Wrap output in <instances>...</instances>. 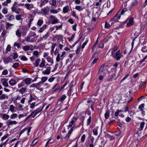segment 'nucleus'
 Wrapping results in <instances>:
<instances>
[{
    "label": "nucleus",
    "mask_w": 147,
    "mask_h": 147,
    "mask_svg": "<svg viewBox=\"0 0 147 147\" xmlns=\"http://www.w3.org/2000/svg\"><path fill=\"white\" fill-rule=\"evenodd\" d=\"M112 51L111 55L113 58L116 61L119 60L122 57V53L120 50H118L116 52H115L118 50V47L117 45L112 46Z\"/></svg>",
    "instance_id": "1"
},
{
    "label": "nucleus",
    "mask_w": 147,
    "mask_h": 147,
    "mask_svg": "<svg viewBox=\"0 0 147 147\" xmlns=\"http://www.w3.org/2000/svg\"><path fill=\"white\" fill-rule=\"evenodd\" d=\"M128 22L127 24V27H129L133 24L134 21V19L131 17H129L127 19V20L123 22V25H124L125 24L127 23L128 21Z\"/></svg>",
    "instance_id": "2"
},
{
    "label": "nucleus",
    "mask_w": 147,
    "mask_h": 147,
    "mask_svg": "<svg viewBox=\"0 0 147 147\" xmlns=\"http://www.w3.org/2000/svg\"><path fill=\"white\" fill-rule=\"evenodd\" d=\"M121 18V14H118V13L115 15V16L112 18L111 19V26L113 25L114 23V22H117Z\"/></svg>",
    "instance_id": "3"
},
{
    "label": "nucleus",
    "mask_w": 147,
    "mask_h": 147,
    "mask_svg": "<svg viewBox=\"0 0 147 147\" xmlns=\"http://www.w3.org/2000/svg\"><path fill=\"white\" fill-rule=\"evenodd\" d=\"M45 105H43L42 107H40L39 108H38L32 112L31 114H34L33 116V117H34L38 113H39L42 110Z\"/></svg>",
    "instance_id": "4"
},
{
    "label": "nucleus",
    "mask_w": 147,
    "mask_h": 147,
    "mask_svg": "<svg viewBox=\"0 0 147 147\" xmlns=\"http://www.w3.org/2000/svg\"><path fill=\"white\" fill-rule=\"evenodd\" d=\"M33 54L34 56L30 58V60L32 61H34L36 58H37L39 56V52L38 51H34Z\"/></svg>",
    "instance_id": "5"
},
{
    "label": "nucleus",
    "mask_w": 147,
    "mask_h": 147,
    "mask_svg": "<svg viewBox=\"0 0 147 147\" xmlns=\"http://www.w3.org/2000/svg\"><path fill=\"white\" fill-rule=\"evenodd\" d=\"M42 85V82H40L37 83H34L32 84V85L30 86V88H36V89L39 90V88Z\"/></svg>",
    "instance_id": "6"
},
{
    "label": "nucleus",
    "mask_w": 147,
    "mask_h": 147,
    "mask_svg": "<svg viewBox=\"0 0 147 147\" xmlns=\"http://www.w3.org/2000/svg\"><path fill=\"white\" fill-rule=\"evenodd\" d=\"M12 11L13 12H15L17 14H19L21 11V9L18 7H11Z\"/></svg>",
    "instance_id": "7"
},
{
    "label": "nucleus",
    "mask_w": 147,
    "mask_h": 147,
    "mask_svg": "<svg viewBox=\"0 0 147 147\" xmlns=\"http://www.w3.org/2000/svg\"><path fill=\"white\" fill-rule=\"evenodd\" d=\"M51 69L50 67H47V69L46 70H43L42 71V74L44 75H49L51 72Z\"/></svg>",
    "instance_id": "8"
},
{
    "label": "nucleus",
    "mask_w": 147,
    "mask_h": 147,
    "mask_svg": "<svg viewBox=\"0 0 147 147\" xmlns=\"http://www.w3.org/2000/svg\"><path fill=\"white\" fill-rule=\"evenodd\" d=\"M34 38H32L29 36H28L25 38L24 40L28 42H34Z\"/></svg>",
    "instance_id": "9"
},
{
    "label": "nucleus",
    "mask_w": 147,
    "mask_h": 147,
    "mask_svg": "<svg viewBox=\"0 0 147 147\" xmlns=\"http://www.w3.org/2000/svg\"><path fill=\"white\" fill-rule=\"evenodd\" d=\"M18 123L16 121H10L7 123V125L8 127L12 126L13 125H16Z\"/></svg>",
    "instance_id": "10"
},
{
    "label": "nucleus",
    "mask_w": 147,
    "mask_h": 147,
    "mask_svg": "<svg viewBox=\"0 0 147 147\" xmlns=\"http://www.w3.org/2000/svg\"><path fill=\"white\" fill-rule=\"evenodd\" d=\"M50 18L52 20V24H55L58 22V21L57 19L53 16L51 15Z\"/></svg>",
    "instance_id": "11"
},
{
    "label": "nucleus",
    "mask_w": 147,
    "mask_h": 147,
    "mask_svg": "<svg viewBox=\"0 0 147 147\" xmlns=\"http://www.w3.org/2000/svg\"><path fill=\"white\" fill-rule=\"evenodd\" d=\"M25 6L28 10H31L34 7L33 4H32L26 3L25 4Z\"/></svg>",
    "instance_id": "12"
},
{
    "label": "nucleus",
    "mask_w": 147,
    "mask_h": 147,
    "mask_svg": "<svg viewBox=\"0 0 147 147\" xmlns=\"http://www.w3.org/2000/svg\"><path fill=\"white\" fill-rule=\"evenodd\" d=\"M49 7L47 6L46 7H44L41 9V11L42 12V13H44V14H47L49 12Z\"/></svg>",
    "instance_id": "13"
},
{
    "label": "nucleus",
    "mask_w": 147,
    "mask_h": 147,
    "mask_svg": "<svg viewBox=\"0 0 147 147\" xmlns=\"http://www.w3.org/2000/svg\"><path fill=\"white\" fill-rule=\"evenodd\" d=\"M105 70V65L102 64L100 67L98 72V74H102V73Z\"/></svg>",
    "instance_id": "14"
},
{
    "label": "nucleus",
    "mask_w": 147,
    "mask_h": 147,
    "mask_svg": "<svg viewBox=\"0 0 147 147\" xmlns=\"http://www.w3.org/2000/svg\"><path fill=\"white\" fill-rule=\"evenodd\" d=\"M45 60L43 59L42 58L41 59L38 66L40 68L43 67L45 66Z\"/></svg>",
    "instance_id": "15"
},
{
    "label": "nucleus",
    "mask_w": 147,
    "mask_h": 147,
    "mask_svg": "<svg viewBox=\"0 0 147 147\" xmlns=\"http://www.w3.org/2000/svg\"><path fill=\"white\" fill-rule=\"evenodd\" d=\"M41 61V59L40 58H37L33 63L34 65L36 67H38L39 66V64Z\"/></svg>",
    "instance_id": "16"
},
{
    "label": "nucleus",
    "mask_w": 147,
    "mask_h": 147,
    "mask_svg": "<svg viewBox=\"0 0 147 147\" xmlns=\"http://www.w3.org/2000/svg\"><path fill=\"white\" fill-rule=\"evenodd\" d=\"M70 9L68 5H66L64 7L63 9V13H66L68 12L69 11Z\"/></svg>",
    "instance_id": "17"
},
{
    "label": "nucleus",
    "mask_w": 147,
    "mask_h": 147,
    "mask_svg": "<svg viewBox=\"0 0 147 147\" xmlns=\"http://www.w3.org/2000/svg\"><path fill=\"white\" fill-rule=\"evenodd\" d=\"M8 98V96L7 94H2L0 96V100H2L4 99H7Z\"/></svg>",
    "instance_id": "18"
},
{
    "label": "nucleus",
    "mask_w": 147,
    "mask_h": 147,
    "mask_svg": "<svg viewBox=\"0 0 147 147\" xmlns=\"http://www.w3.org/2000/svg\"><path fill=\"white\" fill-rule=\"evenodd\" d=\"M5 17L7 18V19L9 21H11L12 20H14L15 19L14 16L12 15H8L5 16Z\"/></svg>",
    "instance_id": "19"
},
{
    "label": "nucleus",
    "mask_w": 147,
    "mask_h": 147,
    "mask_svg": "<svg viewBox=\"0 0 147 147\" xmlns=\"http://www.w3.org/2000/svg\"><path fill=\"white\" fill-rule=\"evenodd\" d=\"M16 82L14 79H11L9 81V83L11 86H13L16 84Z\"/></svg>",
    "instance_id": "20"
},
{
    "label": "nucleus",
    "mask_w": 147,
    "mask_h": 147,
    "mask_svg": "<svg viewBox=\"0 0 147 147\" xmlns=\"http://www.w3.org/2000/svg\"><path fill=\"white\" fill-rule=\"evenodd\" d=\"M1 82L2 83L3 85L4 86L6 87H8V84L7 81L5 79L2 80Z\"/></svg>",
    "instance_id": "21"
},
{
    "label": "nucleus",
    "mask_w": 147,
    "mask_h": 147,
    "mask_svg": "<svg viewBox=\"0 0 147 147\" xmlns=\"http://www.w3.org/2000/svg\"><path fill=\"white\" fill-rule=\"evenodd\" d=\"M73 127H72L69 131V132L68 133L66 136L65 137V138L67 139H68L69 138L70 135L71 134L72 131Z\"/></svg>",
    "instance_id": "22"
},
{
    "label": "nucleus",
    "mask_w": 147,
    "mask_h": 147,
    "mask_svg": "<svg viewBox=\"0 0 147 147\" xmlns=\"http://www.w3.org/2000/svg\"><path fill=\"white\" fill-rule=\"evenodd\" d=\"M53 142V140H52V139H49L46 144L45 147H49L48 145L49 144H51Z\"/></svg>",
    "instance_id": "23"
},
{
    "label": "nucleus",
    "mask_w": 147,
    "mask_h": 147,
    "mask_svg": "<svg viewBox=\"0 0 147 147\" xmlns=\"http://www.w3.org/2000/svg\"><path fill=\"white\" fill-rule=\"evenodd\" d=\"M61 10L60 8H59L55 10V9H51L50 10V12L51 13H58Z\"/></svg>",
    "instance_id": "24"
},
{
    "label": "nucleus",
    "mask_w": 147,
    "mask_h": 147,
    "mask_svg": "<svg viewBox=\"0 0 147 147\" xmlns=\"http://www.w3.org/2000/svg\"><path fill=\"white\" fill-rule=\"evenodd\" d=\"M16 34L19 38H20L21 37L22 33L20 32L19 29H17L16 30Z\"/></svg>",
    "instance_id": "25"
},
{
    "label": "nucleus",
    "mask_w": 147,
    "mask_h": 147,
    "mask_svg": "<svg viewBox=\"0 0 147 147\" xmlns=\"http://www.w3.org/2000/svg\"><path fill=\"white\" fill-rule=\"evenodd\" d=\"M31 79L29 78H27L24 80V81L27 84L29 85L31 82Z\"/></svg>",
    "instance_id": "26"
},
{
    "label": "nucleus",
    "mask_w": 147,
    "mask_h": 147,
    "mask_svg": "<svg viewBox=\"0 0 147 147\" xmlns=\"http://www.w3.org/2000/svg\"><path fill=\"white\" fill-rule=\"evenodd\" d=\"M30 129H28V128H25V129H23L20 132V135H21V134H22L24 131H27V135H29V133L30 132Z\"/></svg>",
    "instance_id": "27"
},
{
    "label": "nucleus",
    "mask_w": 147,
    "mask_h": 147,
    "mask_svg": "<svg viewBox=\"0 0 147 147\" xmlns=\"http://www.w3.org/2000/svg\"><path fill=\"white\" fill-rule=\"evenodd\" d=\"M9 115L6 114H4L3 115L2 118V119L5 120H7L9 118Z\"/></svg>",
    "instance_id": "28"
},
{
    "label": "nucleus",
    "mask_w": 147,
    "mask_h": 147,
    "mask_svg": "<svg viewBox=\"0 0 147 147\" xmlns=\"http://www.w3.org/2000/svg\"><path fill=\"white\" fill-rule=\"evenodd\" d=\"M15 109V107L13 105H10L9 110L11 112L13 113L14 112Z\"/></svg>",
    "instance_id": "29"
},
{
    "label": "nucleus",
    "mask_w": 147,
    "mask_h": 147,
    "mask_svg": "<svg viewBox=\"0 0 147 147\" xmlns=\"http://www.w3.org/2000/svg\"><path fill=\"white\" fill-rule=\"evenodd\" d=\"M18 115L16 113H13L11 115L10 118L11 119H15L17 117Z\"/></svg>",
    "instance_id": "30"
},
{
    "label": "nucleus",
    "mask_w": 147,
    "mask_h": 147,
    "mask_svg": "<svg viewBox=\"0 0 147 147\" xmlns=\"http://www.w3.org/2000/svg\"><path fill=\"white\" fill-rule=\"evenodd\" d=\"M36 35V34L34 32L31 31L30 32L28 36L32 38V37L35 36Z\"/></svg>",
    "instance_id": "31"
},
{
    "label": "nucleus",
    "mask_w": 147,
    "mask_h": 147,
    "mask_svg": "<svg viewBox=\"0 0 147 147\" xmlns=\"http://www.w3.org/2000/svg\"><path fill=\"white\" fill-rule=\"evenodd\" d=\"M110 111H107L105 114V117L106 119H108L109 117Z\"/></svg>",
    "instance_id": "32"
},
{
    "label": "nucleus",
    "mask_w": 147,
    "mask_h": 147,
    "mask_svg": "<svg viewBox=\"0 0 147 147\" xmlns=\"http://www.w3.org/2000/svg\"><path fill=\"white\" fill-rule=\"evenodd\" d=\"M47 26L46 25H44L42 27L40 28L39 32L40 33L42 32L46 28Z\"/></svg>",
    "instance_id": "33"
},
{
    "label": "nucleus",
    "mask_w": 147,
    "mask_h": 147,
    "mask_svg": "<svg viewBox=\"0 0 147 147\" xmlns=\"http://www.w3.org/2000/svg\"><path fill=\"white\" fill-rule=\"evenodd\" d=\"M26 88H22L19 90V92L22 94H23L25 92Z\"/></svg>",
    "instance_id": "34"
},
{
    "label": "nucleus",
    "mask_w": 147,
    "mask_h": 147,
    "mask_svg": "<svg viewBox=\"0 0 147 147\" xmlns=\"http://www.w3.org/2000/svg\"><path fill=\"white\" fill-rule=\"evenodd\" d=\"M13 24H10L9 23L7 22L6 24V28L7 29H10V27L13 26Z\"/></svg>",
    "instance_id": "35"
},
{
    "label": "nucleus",
    "mask_w": 147,
    "mask_h": 147,
    "mask_svg": "<svg viewBox=\"0 0 147 147\" xmlns=\"http://www.w3.org/2000/svg\"><path fill=\"white\" fill-rule=\"evenodd\" d=\"M145 123L144 122H142L140 124V131H141L142 130L145 125Z\"/></svg>",
    "instance_id": "36"
},
{
    "label": "nucleus",
    "mask_w": 147,
    "mask_h": 147,
    "mask_svg": "<svg viewBox=\"0 0 147 147\" xmlns=\"http://www.w3.org/2000/svg\"><path fill=\"white\" fill-rule=\"evenodd\" d=\"M22 48L25 51H26L30 49V47L28 45H26L23 46Z\"/></svg>",
    "instance_id": "37"
},
{
    "label": "nucleus",
    "mask_w": 147,
    "mask_h": 147,
    "mask_svg": "<svg viewBox=\"0 0 147 147\" xmlns=\"http://www.w3.org/2000/svg\"><path fill=\"white\" fill-rule=\"evenodd\" d=\"M2 12L4 14H7L8 12L7 8L6 7L2 9Z\"/></svg>",
    "instance_id": "38"
},
{
    "label": "nucleus",
    "mask_w": 147,
    "mask_h": 147,
    "mask_svg": "<svg viewBox=\"0 0 147 147\" xmlns=\"http://www.w3.org/2000/svg\"><path fill=\"white\" fill-rule=\"evenodd\" d=\"M75 9L80 11H82L83 9V8L81 7L79 5L76 6L75 7Z\"/></svg>",
    "instance_id": "39"
},
{
    "label": "nucleus",
    "mask_w": 147,
    "mask_h": 147,
    "mask_svg": "<svg viewBox=\"0 0 147 147\" xmlns=\"http://www.w3.org/2000/svg\"><path fill=\"white\" fill-rule=\"evenodd\" d=\"M13 46L14 47H17L18 48H19L20 46V43L19 42H16L14 43Z\"/></svg>",
    "instance_id": "40"
},
{
    "label": "nucleus",
    "mask_w": 147,
    "mask_h": 147,
    "mask_svg": "<svg viewBox=\"0 0 147 147\" xmlns=\"http://www.w3.org/2000/svg\"><path fill=\"white\" fill-rule=\"evenodd\" d=\"M85 138H86L85 135L84 134H83L82 135V137L81 138V141L83 143L84 142Z\"/></svg>",
    "instance_id": "41"
},
{
    "label": "nucleus",
    "mask_w": 147,
    "mask_h": 147,
    "mask_svg": "<svg viewBox=\"0 0 147 147\" xmlns=\"http://www.w3.org/2000/svg\"><path fill=\"white\" fill-rule=\"evenodd\" d=\"M22 16L20 15H17L16 16V19L17 20L19 21L21 19Z\"/></svg>",
    "instance_id": "42"
},
{
    "label": "nucleus",
    "mask_w": 147,
    "mask_h": 147,
    "mask_svg": "<svg viewBox=\"0 0 147 147\" xmlns=\"http://www.w3.org/2000/svg\"><path fill=\"white\" fill-rule=\"evenodd\" d=\"M143 53H146L147 52V47L146 46L143 47L141 49Z\"/></svg>",
    "instance_id": "43"
},
{
    "label": "nucleus",
    "mask_w": 147,
    "mask_h": 147,
    "mask_svg": "<svg viewBox=\"0 0 147 147\" xmlns=\"http://www.w3.org/2000/svg\"><path fill=\"white\" fill-rule=\"evenodd\" d=\"M66 96L65 94H64L62 95L60 98V101H63L66 98Z\"/></svg>",
    "instance_id": "44"
},
{
    "label": "nucleus",
    "mask_w": 147,
    "mask_h": 147,
    "mask_svg": "<svg viewBox=\"0 0 147 147\" xmlns=\"http://www.w3.org/2000/svg\"><path fill=\"white\" fill-rule=\"evenodd\" d=\"M48 79V78L47 77H42L41 78V81L42 83H44Z\"/></svg>",
    "instance_id": "45"
},
{
    "label": "nucleus",
    "mask_w": 147,
    "mask_h": 147,
    "mask_svg": "<svg viewBox=\"0 0 147 147\" xmlns=\"http://www.w3.org/2000/svg\"><path fill=\"white\" fill-rule=\"evenodd\" d=\"M62 59L61 58H60V55L59 53H58L57 56L56 58V61L57 62H59L60 61V60Z\"/></svg>",
    "instance_id": "46"
},
{
    "label": "nucleus",
    "mask_w": 147,
    "mask_h": 147,
    "mask_svg": "<svg viewBox=\"0 0 147 147\" xmlns=\"http://www.w3.org/2000/svg\"><path fill=\"white\" fill-rule=\"evenodd\" d=\"M43 23V21L42 20H39L38 21L37 23V24L38 26H41Z\"/></svg>",
    "instance_id": "47"
},
{
    "label": "nucleus",
    "mask_w": 147,
    "mask_h": 147,
    "mask_svg": "<svg viewBox=\"0 0 147 147\" xmlns=\"http://www.w3.org/2000/svg\"><path fill=\"white\" fill-rule=\"evenodd\" d=\"M19 65V63H15L12 66V67L15 68H16L18 67Z\"/></svg>",
    "instance_id": "48"
},
{
    "label": "nucleus",
    "mask_w": 147,
    "mask_h": 147,
    "mask_svg": "<svg viewBox=\"0 0 147 147\" xmlns=\"http://www.w3.org/2000/svg\"><path fill=\"white\" fill-rule=\"evenodd\" d=\"M51 3H50V4L53 6H55L56 4V0H51Z\"/></svg>",
    "instance_id": "49"
},
{
    "label": "nucleus",
    "mask_w": 147,
    "mask_h": 147,
    "mask_svg": "<svg viewBox=\"0 0 147 147\" xmlns=\"http://www.w3.org/2000/svg\"><path fill=\"white\" fill-rule=\"evenodd\" d=\"M20 98L19 96H15V97H13L12 99V100L13 101H16L18 99H20Z\"/></svg>",
    "instance_id": "50"
},
{
    "label": "nucleus",
    "mask_w": 147,
    "mask_h": 147,
    "mask_svg": "<svg viewBox=\"0 0 147 147\" xmlns=\"http://www.w3.org/2000/svg\"><path fill=\"white\" fill-rule=\"evenodd\" d=\"M77 118L76 117H74L71 119V122L73 124H74V123L77 120Z\"/></svg>",
    "instance_id": "51"
},
{
    "label": "nucleus",
    "mask_w": 147,
    "mask_h": 147,
    "mask_svg": "<svg viewBox=\"0 0 147 147\" xmlns=\"http://www.w3.org/2000/svg\"><path fill=\"white\" fill-rule=\"evenodd\" d=\"M10 57H7L4 60V61L6 63H8L10 61Z\"/></svg>",
    "instance_id": "52"
},
{
    "label": "nucleus",
    "mask_w": 147,
    "mask_h": 147,
    "mask_svg": "<svg viewBox=\"0 0 147 147\" xmlns=\"http://www.w3.org/2000/svg\"><path fill=\"white\" fill-rule=\"evenodd\" d=\"M147 58V55L145 56L144 58L140 62L139 64H141Z\"/></svg>",
    "instance_id": "53"
},
{
    "label": "nucleus",
    "mask_w": 147,
    "mask_h": 147,
    "mask_svg": "<svg viewBox=\"0 0 147 147\" xmlns=\"http://www.w3.org/2000/svg\"><path fill=\"white\" fill-rule=\"evenodd\" d=\"M8 73V71L7 69L4 70L2 72V74L4 75H7Z\"/></svg>",
    "instance_id": "54"
},
{
    "label": "nucleus",
    "mask_w": 147,
    "mask_h": 147,
    "mask_svg": "<svg viewBox=\"0 0 147 147\" xmlns=\"http://www.w3.org/2000/svg\"><path fill=\"white\" fill-rule=\"evenodd\" d=\"M91 116H90L89 117V118L88 119L87 121V125H88L90 124L91 121Z\"/></svg>",
    "instance_id": "55"
},
{
    "label": "nucleus",
    "mask_w": 147,
    "mask_h": 147,
    "mask_svg": "<svg viewBox=\"0 0 147 147\" xmlns=\"http://www.w3.org/2000/svg\"><path fill=\"white\" fill-rule=\"evenodd\" d=\"M55 79V78L54 77L52 76L51 78L49 79L48 81L49 82H52L54 81Z\"/></svg>",
    "instance_id": "56"
},
{
    "label": "nucleus",
    "mask_w": 147,
    "mask_h": 147,
    "mask_svg": "<svg viewBox=\"0 0 147 147\" xmlns=\"http://www.w3.org/2000/svg\"><path fill=\"white\" fill-rule=\"evenodd\" d=\"M110 24L107 22H105V27L106 28H108L110 27Z\"/></svg>",
    "instance_id": "57"
},
{
    "label": "nucleus",
    "mask_w": 147,
    "mask_h": 147,
    "mask_svg": "<svg viewBox=\"0 0 147 147\" xmlns=\"http://www.w3.org/2000/svg\"><path fill=\"white\" fill-rule=\"evenodd\" d=\"M21 60H23V61H26L28 60V59L25 56H22L21 57Z\"/></svg>",
    "instance_id": "58"
},
{
    "label": "nucleus",
    "mask_w": 147,
    "mask_h": 147,
    "mask_svg": "<svg viewBox=\"0 0 147 147\" xmlns=\"http://www.w3.org/2000/svg\"><path fill=\"white\" fill-rule=\"evenodd\" d=\"M138 3V1L136 0H135L134 1L132 2L131 5L132 6H134L136 5Z\"/></svg>",
    "instance_id": "59"
},
{
    "label": "nucleus",
    "mask_w": 147,
    "mask_h": 147,
    "mask_svg": "<svg viewBox=\"0 0 147 147\" xmlns=\"http://www.w3.org/2000/svg\"><path fill=\"white\" fill-rule=\"evenodd\" d=\"M121 112H122V111H121V110H117V111L115 112V116L117 117V116L118 115L119 113Z\"/></svg>",
    "instance_id": "60"
},
{
    "label": "nucleus",
    "mask_w": 147,
    "mask_h": 147,
    "mask_svg": "<svg viewBox=\"0 0 147 147\" xmlns=\"http://www.w3.org/2000/svg\"><path fill=\"white\" fill-rule=\"evenodd\" d=\"M6 31L5 30H3L1 34L2 37H4L6 35Z\"/></svg>",
    "instance_id": "61"
},
{
    "label": "nucleus",
    "mask_w": 147,
    "mask_h": 147,
    "mask_svg": "<svg viewBox=\"0 0 147 147\" xmlns=\"http://www.w3.org/2000/svg\"><path fill=\"white\" fill-rule=\"evenodd\" d=\"M18 57V55L16 53H13V58L14 59L17 58Z\"/></svg>",
    "instance_id": "62"
},
{
    "label": "nucleus",
    "mask_w": 147,
    "mask_h": 147,
    "mask_svg": "<svg viewBox=\"0 0 147 147\" xmlns=\"http://www.w3.org/2000/svg\"><path fill=\"white\" fill-rule=\"evenodd\" d=\"M93 134L95 135H97L98 134L97 130L96 129H93Z\"/></svg>",
    "instance_id": "63"
},
{
    "label": "nucleus",
    "mask_w": 147,
    "mask_h": 147,
    "mask_svg": "<svg viewBox=\"0 0 147 147\" xmlns=\"http://www.w3.org/2000/svg\"><path fill=\"white\" fill-rule=\"evenodd\" d=\"M48 62H51L52 60V58H51L50 57L48 56L46 58Z\"/></svg>",
    "instance_id": "64"
}]
</instances>
